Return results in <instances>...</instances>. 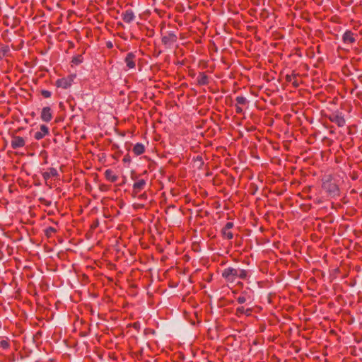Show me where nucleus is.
I'll use <instances>...</instances> for the list:
<instances>
[{
  "label": "nucleus",
  "instance_id": "nucleus-37",
  "mask_svg": "<svg viewBox=\"0 0 362 362\" xmlns=\"http://www.w3.org/2000/svg\"><path fill=\"white\" fill-rule=\"evenodd\" d=\"M98 225V223H94L95 227H96Z\"/></svg>",
  "mask_w": 362,
  "mask_h": 362
},
{
  "label": "nucleus",
  "instance_id": "nucleus-19",
  "mask_svg": "<svg viewBox=\"0 0 362 362\" xmlns=\"http://www.w3.org/2000/svg\"><path fill=\"white\" fill-rule=\"evenodd\" d=\"M243 296H239V297L237 298V301H238V303H240V304H243V303H245L247 301V298H249V297H247V296H246V295H247L246 291H244V292L243 293Z\"/></svg>",
  "mask_w": 362,
  "mask_h": 362
},
{
  "label": "nucleus",
  "instance_id": "nucleus-23",
  "mask_svg": "<svg viewBox=\"0 0 362 362\" xmlns=\"http://www.w3.org/2000/svg\"><path fill=\"white\" fill-rule=\"evenodd\" d=\"M222 233L228 239H232L233 238V234L228 230H222Z\"/></svg>",
  "mask_w": 362,
  "mask_h": 362
},
{
  "label": "nucleus",
  "instance_id": "nucleus-10",
  "mask_svg": "<svg viewBox=\"0 0 362 362\" xmlns=\"http://www.w3.org/2000/svg\"><path fill=\"white\" fill-rule=\"evenodd\" d=\"M122 19L127 23H132L135 19V15L132 10L128 9L122 13Z\"/></svg>",
  "mask_w": 362,
  "mask_h": 362
},
{
  "label": "nucleus",
  "instance_id": "nucleus-30",
  "mask_svg": "<svg viewBox=\"0 0 362 362\" xmlns=\"http://www.w3.org/2000/svg\"><path fill=\"white\" fill-rule=\"evenodd\" d=\"M8 51V47H2L1 49H0V52H3L4 53V57L5 56V54H6V52Z\"/></svg>",
  "mask_w": 362,
  "mask_h": 362
},
{
  "label": "nucleus",
  "instance_id": "nucleus-4",
  "mask_svg": "<svg viewBox=\"0 0 362 362\" xmlns=\"http://www.w3.org/2000/svg\"><path fill=\"white\" fill-rule=\"evenodd\" d=\"M177 39L176 35L171 32L168 35L163 36L161 41L166 47H170L177 41Z\"/></svg>",
  "mask_w": 362,
  "mask_h": 362
},
{
  "label": "nucleus",
  "instance_id": "nucleus-25",
  "mask_svg": "<svg viewBox=\"0 0 362 362\" xmlns=\"http://www.w3.org/2000/svg\"><path fill=\"white\" fill-rule=\"evenodd\" d=\"M233 227V223L232 222H228L223 228V230H229L230 228Z\"/></svg>",
  "mask_w": 362,
  "mask_h": 362
},
{
  "label": "nucleus",
  "instance_id": "nucleus-35",
  "mask_svg": "<svg viewBox=\"0 0 362 362\" xmlns=\"http://www.w3.org/2000/svg\"><path fill=\"white\" fill-rule=\"evenodd\" d=\"M4 57V53L3 52H0V60H1Z\"/></svg>",
  "mask_w": 362,
  "mask_h": 362
},
{
  "label": "nucleus",
  "instance_id": "nucleus-3",
  "mask_svg": "<svg viewBox=\"0 0 362 362\" xmlns=\"http://www.w3.org/2000/svg\"><path fill=\"white\" fill-rule=\"evenodd\" d=\"M329 119L332 122L337 124L339 127H342L345 125L346 122L342 113H333L329 116Z\"/></svg>",
  "mask_w": 362,
  "mask_h": 362
},
{
  "label": "nucleus",
  "instance_id": "nucleus-11",
  "mask_svg": "<svg viewBox=\"0 0 362 362\" xmlns=\"http://www.w3.org/2000/svg\"><path fill=\"white\" fill-rule=\"evenodd\" d=\"M197 81L199 86H205L209 83V77L204 72H200L199 74Z\"/></svg>",
  "mask_w": 362,
  "mask_h": 362
},
{
  "label": "nucleus",
  "instance_id": "nucleus-13",
  "mask_svg": "<svg viewBox=\"0 0 362 362\" xmlns=\"http://www.w3.org/2000/svg\"><path fill=\"white\" fill-rule=\"evenodd\" d=\"M56 85L57 87L62 88L64 89H66L71 86L69 82L66 78L58 79L56 82Z\"/></svg>",
  "mask_w": 362,
  "mask_h": 362
},
{
  "label": "nucleus",
  "instance_id": "nucleus-34",
  "mask_svg": "<svg viewBox=\"0 0 362 362\" xmlns=\"http://www.w3.org/2000/svg\"><path fill=\"white\" fill-rule=\"evenodd\" d=\"M291 83H293V86L296 88L298 87V86H299V83L298 82L297 80H294V81L292 80Z\"/></svg>",
  "mask_w": 362,
  "mask_h": 362
},
{
  "label": "nucleus",
  "instance_id": "nucleus-7",
  "mask_svg": "<svg viewBox=\"0 0 362 362\" xmlns=\"http://www.w3.org/2000/svg\"><path fill=\"white\" fill-rule=\"evenodd\" d=\"M342 40L344 44L351 45L356 42L354 33L351 30H346L342 35Z\"/></svg>",
  "mask_w": 362,
  "mask_h": 362
},
{
  "label": "nucleus",
  "instance_id": "nucleus-38",
  "mask_svg": "<svg viewBox=\"0 0 362 362\" xmlns=\"http://www.w3.org/2000/svg\"><path fill=\"white\" fill-rule=\"evenodd\" d=\"M98 225V223H94L95 227H96Z\"/></svg>",
  "mask_w": 362,
  "mask_h": 362
},
{
  "label": "nucleus",
  "instance_id": "nucleus-29",
  "mask_svg": "<svg viewBox=\"0 0 362 362\" xmlns=\"http://www.w3.org/2000/svg\"><path fill=\"white\" fill-rule=\"evenodd\" d=\"M1 347L6 349V348H8V344L7 341H1Z\"/></svg>",
  "mask_w": 362,
  "mask_h": 362
},
{
  "label": "nucleus",
  "instance_id": "nucleus-33",
  "mask_svg": "<svg viewBox=\"0 0 362 362\" xmlns=\"http://www.w3.org/2000/svg\"><path fill=\"white\" fill-rule=\"evenodd\" d=\"M196 160L199 161L200 163V165H202L204 164V160L202 156H198L196 158Z\"/></svg>",
  "mask_w": 362,
  "mask_h": 362
},
{
  "label": "nucleus",
  "instance_id": "nucleus-21",
  "mask_svg": "<svg viewBox=\"0 0 362 362\" xmlns=\"http://www.w3.org/2000/svg\"><path fill=\"white\" fill-rule=\"evenodd\" d=\"M56 231H57V230L54 228L51 227V226L47 228L45 230V235L47 237H49L52 235V233H56Z\"/></svg>",
  "mask_w": 362,
  "mask_h": 362
},
{
  "label": "nucleus",
  "instance_id": "nucleus-31",
  "mask_svg": "<svg viewBox=\"0 0 362 362\" xmlns=\"http://www.w3.org/2000/svg\"><path fill=\"white\" fill-rule=\"evenodd\" d=\"M123 161H124V163H130V161H131V158H130V156H128V155L125 156L124 157V158H123Z\"/></svg>",
  "mask_w": 362,
  "mask_h": 362
},
{
  "label": "nucleus",
  "instance_id": "nucleus-16",
  "mask_svg": "<svg viewBox=\"0 0 362 362\" xmlns=\"http://www.w3.org/2000/svg\"><path fill=\"white\" fill-rule=\"evenodd\" d=\"M146 185V181L143 179L139 180V181L136 182L134 185L133 188L134 190L139 192L141 190L144 186Z\"/></svg>",
  "mask_w": 362,
  "mask_h": 362
},
{
  "label": "nucleus",
  "instance_id": "nucleus-18",
  "mask_svg": "<svg viewBox=\"0 0 362 362\" xmlns=\"http://www.w3.org/2000/svg\"><path fill=\"white\" fill-rule=\"evenodd\" d=\"M247 277V272L245 269H238V278L240 279H246Z\"/></svg>",
  "mask_w": 362,
  "mask_h": 362
},
{
  "label": "nucleus",
  "instance_id": "nucleus-22",
  "mask_svg": "<svg viewBox=\"0 0 362 362\" xmlns=\"http://www.w3.org/2000/svg\"><path fill=\"white\" fill-rule=\"evenodd\" d=\"M82 62V56L81 55H77L74 57L72 59V63H74L76 65H78Z\"/></svg>",
  "mask_w": 362,
  "mask_h": 362
},
{
  "label": "nucleus",
  "instance_id": "nucleus-2",
  "mask_svg": "<svg viewBox=\"0 0 362 362\" xmlns=\"http://www.w3.org/2000/svg\"><path fill=\"white\" fill-rule=\"evenodd\" d=\"M222 276L228 282H233L238 278V269L233 267L226 268L222 272Z\"/></svg>",
  "mask_w": 362,
  "mask_h": 362
},
{
  "label": "nucleus",
  "instance_id": "nucleus-36",
  "mask_svg": "<svg viewBox=\"0 0 362 362\" xmlns=\"http://www.w3.org/2000/svg\"><path fill=\"white\" fill-rule=\"evenodd\" d=\"M107 47H112V42H109L107 43Z\"/></svg>",
  "mask_w": 362,
  "mask_h": 362
},
{
  "label": "nucleus",
  "instance_id": "nucleus-1",
  "mask_svg": "<svg viewBox=\"0 0 362 362\" xmlns=\"http://www.w3.org/2000/svg\"><path fill=\"white\" fill-rule=\"evenodd\" d=\"M322 187L329 197L334 198L339 196V187L337 182L333 180L332 175H327L324 176L322 179Z\"/></svg>",
  "mask_w": 362,
  "mask_h": 362
},
{
  "label": "nucleus",
  "instance_id": "nucleus-17",
  "mask_svg": "<svg viewBox=\"0 0 362 362\" xmlns=\"http://www.w3.org/2000/svg\"><path fill=\"white\" fill-rule=\"evenodd\" d=\"M236 313L237 314H245L246 315H250L251 309L248 308L245 310L243 306H240L236 309Z\"/></svg>",
  "mask_w": 362,
  "mask_h": 362
},
{
  "label": "nucleus",
  "instance_id": "nucleus-15",
  "mask_svg": "<svg viewBox=\"0 0 362 362\" xmlns=\"http://www.w3.org/2000/svg\"><path fill=\"white\" fill-rule=\"evenodd\" d=\"M105 175L107 180L111 181L112 182H115L117 180L118 177L113 174V172L107 169L105 172Z\"/></svg>",
  "mask_w": 362,
  "mask_h": 362
},
{
  "label": "nucleus",
  "instance_id": "nucleus-28",
  "mask_svg": "<svg viewBox=\"0 0 362 362\" xmlns=\"http://www.w3.org/2000/svg\"><path fill=\"white\" fill-rule=\"evenodd\" d=\"M40 201L41 202V203L45 204L47 206H49L51 204V202H48L44 198H40Z\"/></svg>",
  "mask_w": 362,
  "mask_h": 362
},
{
  "label": "nucleus",
  "instance_id": "nucleus-24",
  "mask_svg": "<svg viewBox=\"0 0 362 362\" xmlns=\"http://www.w3.org/2000/svg\"><path fill=\"white\" fill-rule=\"evenodd\" d=\"M41 94L43 97L47 98L51 97V95H52V93L47 90H42Z\"/></svg>",
  "mask_w": 362,
  "mask_h": 362
},
{
  "label": "nucleus",
  "instance_id": "nucleus-26",
  "mask_svg": "<svg viewBox=\"0 0 362 362\" xmlns=\"http://www.w3.org/2000/svg\"><path fill=\"white\" fill-rule=\"evenodd\" d=\"M75 77H76L75 75H70L67 78H66V80L69 82L70 86L71 85V83H72V82H73V81H74Z\"/></svg>",
  "mask_w": 362,
  "mask_h": 362
},
{
  "label": "nucleus",
  "instance_id": "nucleus-8",
  "mask_svg": "<svg viewBox=\"0 0 362 362\" xmlns=\"http://www.w3.org/2000/svg\"><path fill=\"white\" fill-rule=\"evenodd\" d=\"M52 118L51 109L49 107H45L42 110L41 119L45 122H49Z\"/></svg>",
  "mask_w": 362,
  "mask_h": 362
},
{
  "label": "nucleus",
  "instance_id": "nucleus-20",
  "mask_svg": "<svg viewBox=\"0 0 362 362\" xmlns=\"http://www.w3.org/2000/svg\"><path fill=\"white\" fill-rule=\"evenodd\" d=\"M235 100L238 105H245L247 102L246 98L243 96H238Z\"/></svg>",
  "mask_w": 362,
  "mask_h": 362
},
{
  "label": "nucleus",
  "instance_id": "nucleus-27",
  "mask_svg": "<svg viewBox=\"0 0 362 362\" xmlns=\"http://www.w3.org/2000/svg\"><path fill=\"white\" fill-rule=\"evenodd\" d=\"M296 77V76H292V75H286V80L287 82H292V80L293 78Z\"/></svg>",
  "mask_w": 362,
  "mask_h": 362
},
{
  "label": "nucleus",
  "instance_id": "nucleus-9",
  "mask_svg": "<svg viewBox=\"0 0 362 362\" xmlns=\"http://www.w3.org/2000/svg\"><path fill=\"white\" fill-rule=\"evenodd\" d=\"M48 134L49 128L46 125L42 124L40 125V131L35 132L34 137L37 140H40Z\"/></svg>",
  "mask_w": 362,
  "mask_h": 362
},
{
  "label": "nucleus",
  "instance_id": "nucleus-12",
  "mask_svg": "<svg viewBox=\"0 0 362 362\" xmlns=\"http://www.w3.org/2000/svg\"><path fill=\"white\" fill-rule=\"evenodd\" d=\"M59 175L57 170L54 168H49L47 172L42 173V177L45 180H47L51 177H57Z\"/></svg>",
  "mask_w": 362,
  "mask_h": 362
},
{
  "label": "nucleus",
  "instance_id": "nucleus-32",
  "mask_svg": "<svg viewBox=\"0 0 362 362\" xmlns=\"http://www.w3.org/2000/svg\"><path fill=\"white\" fill-rule=\"evenodd\" d=\"M235 110H236V112L238 114H241L243 112L242 107H240V106H238L237 105H235Z\"/></svg>",
  "mask_w": 362,
  "mask_h": 362
},
{
  "label": "nucleus",
  "instance_id": "nucleus-14",
  "mask_svg": "<svg viewBox=\"0 0 362 362\" xmlns=\"http://www.w3.org/2000/svg\"><path fill=\"white\" fill-rule=\"evenodd\" d=\"M144 150H145V147L141 143L136 144L133 148V152L136 156H139V155L142 154L144 152Z\"/></svg>",
  "mask_w": 362,
  "mask_h": 362
},
{
  "label": "nucleus",
  "instance_id": "nucleus-6",
  "mask_svg": "<svg viewBox=\"0 0 362 362\" xmlns=\"http://www.w3.org/2000/svg\"><path fill=\"white\" fill-rule=\"evenodd\" d=\"M136 54L133 52H129L125 59L124 62L126 63L127 66L129 69H134L136 66L135 64Z\"/></svg>",
  "mask_w": 362,
  "mask_h": 362
},
{
  "label": "nucleus",
  "instance_id": "nucleus-5",
  "mask_svg": "<svg viewBox=\"0 0 362 362\" xmlns=\"http://www.w3.org/2000/svg\"><path fill=\"white\" fill-rule=\"evenodd\" d=\"M25 144V141L23 137L15 136L13 137L11 145L12 148L17 149L18 148L23 147Z\"/></svg>",
  "mask_w": 362,
  "mask_h": 362
}]
</instances>
